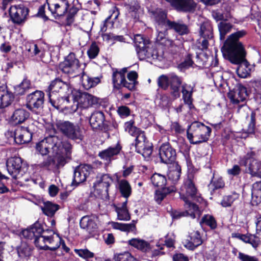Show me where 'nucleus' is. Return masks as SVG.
<instances>
[{"mask_svg":"<svg viewBox=\"0 0 261 261\" xmlns=\"http://www.w3.org/2000/svg\"><path fill=\"white\" fill-rule=\"evenodd\" d=\"M244 30L238 31L229 36L221 51L224 57L231 63L238 64L237 72L242 78L247 77L250 73V65L245 59L246 53L239 39L246 35Z\"/></svg>","mask_w":261,"mask_h":261,"instance_id":"nucleus-1","label":"nucleus"},{"mask_svg":"<svg viewBox=\"0 0 261 261\" xmlns=\"http://www.w3.org/2000/svg\"><path fill=\"white\" fill-rule=\"evenodd\" d=\"M36 149L42 155L51 153L52 162L57 168L63 167L71 159L72 146L57 136H49L36 144Z\"/></svg>","mask_w":261,"mask_h":261,"instance_id":"nucleus-2","label":"nucleus"},{"mask_svg":"<svg viewBox=\"0 0 261 261\" xmlns=\"http://www.w3.org/2000/svg\"><path fill=\"white\" fill-rule=\"evenodd\" d=\"M180 198L185 201V208L187 212L190 215L191 218L194 219L199 217L201 212L198 206L190 202V200L199 201L200 198L197 189L193 180L192 176H188L184 179L182 185L180 187Z\"/></svg>","mask_w":261,"mask_h":261,"instance_id":"nucleus-3","label":"nucleus"},{"mask_svg":"<svg viewBox=\"0 0 261 261\" xmlns=\"http://www.w3.org/2000/svg\"><path fill=\"white\" fill-rule=\"evenodd\" d=\"M42 233H44V231L39 223L34 224L30 228L22 230L21 232L22 236L25 238L30 240L34 239L36 247L41 249L55 250L60 247L58 241L54 245L49 246L48 245H51L55 242L54 238Z\"/></svg>","mask_w":261,"mask_h":261,"instance_id":"nucleus-4","label":"nucleus"},{"mask_svg":"<svg viewBox=\"0 0 261 261\" xmlns=\"http://www.w3.org/2000/svg\"><path fill=\"white\" fill-rule=\"evenodd\" d=\"M211 133V127L201 122L194 121L189 126L187 130V136L191 144H198L206 142Z\"/></svg>","mask_w":261,"mask_h":261,"instance_id":"nucleus-5","label":"nucleus"},{"mask_svg":"<svg viewBox=\"0 0 261 261\" xmlns=\"http://www.w3.org/2000/svg\"><path fill=\"white\" fill-rule=\"evenodd\" d=\"M48 11H45L46 4L41 6L38 14L43 18H47V14L50 13L56 18L64 15L67 12L69 4L67 0H46Z\"/></svg>","mask_w":261,"mask_h":261,"instance_id":"nucleus-6","label":"nucleus"},{"mask_svg":"<svg viewBox=\"0 0 261 261\" xmlns=\"http://www.w3.org/2000/svg\"><path fill=\"white\" fill-rule=\"evenodd\" d=\"M182 84V79L174 73H170L167 75L163 74L158 79L159 87L166 90L170 86L171 94L174 98L180 96L179 87Z\"/></svg>","mask_w":261,"mask_h":261,"instance_id":"nucleus-7","label":"nucleus"},{"mask_svg":"<svg viewBox=\"0 0 261 261\" xmlns=\"http://www.w3.org/2000/svg\"><path fill=\"white\" fill-rule=\"evenodd\" d=\"M256 156L255 151L249 150L245 155L240 158L239 164L241 166L248 168L252 175L261 177V162L256 160Z\"/></svg>","mask_w":261,"mask_h":261,"instance_id":"nucleus-8","label":"nucleus"},{"mask_svg":"<svg viewBox=\"0 0 261 261\" xmlns=\"http://www.w3.org/2000/svg\"><path fill=\"white\" fill-rule=\"evenodd\" d=\"M7 171L13 178H20L27 172V167L20 157L9 158L6 163Z\"/></svg>","mask_w":261,"mask_h":261,"instance_id":"nucleus-9","label":"nucleus"},{"mask_svg":"<svg viewBox=\"0 0 261 261\" xmlns=\"http://www.w3.org/2000/svg\"><path fill=\"white\" fill-rule=\"evenodd\" d=\"M59 128L69 139L81 141L84 138L83 130L78 124L65 121L59 124Z\"/></svg>","mask_w":261,"mask_h":261,"instance_id":"nucleus-10","label":"nucleus"},{"mask_svg":"<svg viewBox=\"0 0 261 261\" xmlns=\"http://www.w3.org/2000/svg\"><path fill=\"white\" fill-rule=\"evenodd\" d=\"M81 64L75 55L70 53L65 58L64 61L60 65V68L65 73L75 76L80 71Z\"/></svg>","mask_w":261,"mask_h":261,"instance_id":"nucleus-11","label":"nucleus"},{"mask_svg":"<svg viewBox=\"0 0 261 261\" xmlns=\"http://www.w3.org/2000/svg\"><path fill=\"white\" fill-rule=\"evenodd\" d=\"M112 177L108 174L98 176L94 185L95 191L101 198H107L108 196L109 187L112 183Z\"/></svg>","mask_w":261,"mask_h":261,"instance_id":"nucleus-12","label":"nucleus"},{"mask_svg":"<svg viewBox=\"0 0 261 261\" xmlns=\"http://www.w3.org/2000/svg\"><path fill=\"white\" fill-rule=\"evenodd\" d=\"M124 129L130 135L136 137V149L138 152H140L141 144H143L146 140V137L144 132L134 126V121L131 120L124 123Z\"/></svg>","mask_w":261,"mask_h":261,"instance_id":"nucleus-13","label":"nucleus"},{"mask_svg":"<svg viewBox=\"0 0 261 261\" xmlns=\"http://www.w3.org/2000/svg\"><path fill=\"white\" fill-rule=\"evenodd\" d=\"M29 13V9L23 5L11 6L9 8V15L14 23L20 24L23 23Z\"/></svg>","mask_w":261,"mask_h":261,"instance_id":"nucleus-14","label":"nucleus"},{"mask_svg":"<svg viewBox=\"0 0 261 261\" xmlns=\"http://www.w3.org/2000/svg\"><path fill=\"white\" fill-rule=\"evenodd\" d=\"M92 167L88 164H81L74 171L72 186H77L86 181L87 178L92 172Z\"/></svg>","mask_w":261,"mask_h":261,"instance_id":"nucleus-15","label":"nucleus"},{"mask_svg":"<svg viewBox=\"0 0 261 261\" xmlns=\"http://www.w3.org/2000/svg\"><path fill=\"white\" fill-rule=\"evenodd\" d=\"M72 97L76 99L79 107L85 109L92 107L98 102V99L96 97L86 92L81 93L74 90Z\"/></svg>","mask_w":261,"mask_h":261,"instance_id":"nucleus-16","label":"nucleus"},{"mask_svg":"<svg viewBox=\"0 0 261 261\" xmlns=\"http://www.w3.org/2000/svg\"><path fill=\"white\" fill-rule=\"evenodd\" d=\"M154 18L156 23V29L158 32V35L156 37V41L159 43L163 44L165 45H171L172 46L173 41L172 40L167 39L166 36V31L168 30L166 25H162L161 24V21L160 20V13L158 11L154 14Z\"/></svg>","mask_w":261,"mask_h":261,"instance_id":"nucleus-17","label":"nucleus"},{"mask_svg":"<svg viewBox=\"0 0 261 261\" xmlns=\"http://www.w3.org/2000/svg\"><path fill=\"white\" fill-rule=\"evenodd\" d=\"M72 89L70 86L60 79H56L48 87V93H56L59 95L70 94Z\"/></svg>","mask_w":261,"mask_h":261,"instance_id":"nucleus-18","label":"nucleus"},{"mask_svg":"<svg viewBox=\"0 0 261 261\" xmlns=\"http://www.w3.org/2000/svg\"><path fill=\"white\" fill-rule=\"evenodd\" d=\"M161 161L165 164L174 163L176 156V150L168 143L163 144L159 149Z\"/></svg>","mask_w":261,"mask_h":261,"instance_id":"nucleus-19","label":"nucleus"},{"mask_svg":"<svg viewBox=\"0 0 261 261\" xmlns=\"http://www.w3.org/2000/svg\"><path fill=\"white\" fill-rule=\"evenodd\" d=\"M160 13L161 21L162 25H166L168 29H173L180 35L186 34L188 33L187 26L183 23L176 21H172L167 19L166 13L161 11Z\"/></svg>","mask_w":261,"mask_h":261,"instance_id":"nucleus-20","label":"nucleus"},{"mask_svg":"<svg viewBox=\"0 0 261 261\" xmlns=\"http://www.w3.org/2000/svg\"><path fill=\"white\" fill-rule=\"evenodd\" d=\"M44 94L41 91L36 90L27 96V108L31 110L42 108Z\"/></svg>","mask_w":261,"mask_h":261,"instance_id":"nucleus-21","label":"nucleus"},{"mask_svg":"<svg viewBox=\"0 0 261 261\" xmlns=\"http://www.w3.org/2000/svg\"><path fill=\"white\" fill-rule=\"evenodd\" d=\"M121 149V146L118 143L115 146H111L99 152L98 156L105 162L106 165H108L116 159V156L120 153Z\"/></svg>","mask_w":261,"mask_h":261,"instance_id":"nucleus-22","label":"nucleus"},{"mask_svg":"<svg viewBox=\"0 0 261 261\" xmlns=\"http://www.w3.org/2000/svg\"><path fill=\"white\" fill-rule=\"evenodd\" d=\"M80 224L82 229L91 233L97 229L99 221L95 215L85 216L81 219Z\"/></svg>","mask_w":261,"mask_h":261,"instance_id":"nucleus-23","label":"nucleus"},{"mask_svg":"<svg viewBox=\"0 0 261 261\" xmlns=\"http://www.w3.org/2000/svg\"><path fill=\"white\" fill-rule=\"evenodd\" d=\"M137 54L140 60L157 59L161 60L162 56L159 55L157 50L150 47V44L145 45L144 47L137 49Z\"/></svg>","mask_w":261,"mask_h":261,"instance_id":"nucleus-24","label":"nucleus"},{"mask_svg":"<svg viewBox=\"0 0 261 261\" xmlns=\"http://www.w3.org/2000/svg\"><path fill=\"white\" fill-rule=\"evenodd\" d=\"M15 142L18 144L29 143L32 140V135L24 127H18L14 132H10Z\"/></svg>","mask_w":261,"mask_h":261,"instance_id":"nucleus-25","label":"nucleus"},{"mask_svg":"<svg viewBox=\"0 0 261 261\" xmlns=\"http://www.w3.org/2000/svg\"><path fill=\"white\" fill-rule=\"evenodd\" d=\"M166 1L178 11L191 12L195 7V4L191 0H166Z\"/></svg>","mask_w":261,"mask_h":261,"instance_id":"nucleus-26","label":"nucleus"},{"mask_svg":"<svg viewBox=\"0 0 261 261\" xmlns=\"http://www.w3.org/2000/svg\"><path fill=\"white\" fill-rule=\"evenodd\" d=\"M248 96V93L246 87L242 85H239L238 89L233 93L231 92L228 94V97L231 102L234 104H238L240 102L245 101Z\"/></svg>","mask_w":261,"mask_h":261,"instance_id":"nucleus-27","label":"nucleus"},{"mask_svg":"<svg viewBox=\"0 0 261 261\" xmlns=\"http://www.w3.org/2000/svg\"><path fill=\"white\" fill-rule=\"evenodd\" d=\"M105 115L101 111L93 112L89 118V123L93 129L105 128Z\"/></svg>","mask_w":261,"mask_h":261,"instance_id":"nucleus-28","label":"nucleus"},{"mask_svg":"<svg viewBox=\"0 0 261 261\" xmlns=\"http://www.w3.org/2000/svg\"><path fill=\"white\" fill-rule=\"evenodd\" d=\"M189 239L185 241L184 246L189 250H194L202 243L200 233L197 230H193L189 233Z\"/></svg>","mask_w":261,"mask_h":261,"instance_id":"nucleus-29","label":"nucleus"},{"mask_svg":"<svg viewBox=\"0 0 261 261\" xmlns=\"http://www.w3.org/2000/svg\"><path fill=\"white\" fill-rule=\"evenodd\" d=\"M14 98L13 94L8 90L6 86H0V109L10 105Z\"/></svg>","mask_w":261,"mask_h":261,"instance_id":"nucleus-30","label":"nucleus"},{"mask_svg":"<svg viewBox=\"0 0 261 261\" xmlns=\"http://www.w3.org/2000/svg\"><path fill=\"white\" fill-rule=\"evenodd\" d=\"M29 117V113L25 109L20 108L15 110L11 117V121L14 124L24 122Z\"/></svg>","mask_w":261,"mask_h":261,"instance_id":"nucleus-31","label":"nucleus"},{"mask_svg":"<svg viewBox=\"0 0 261 261\" xmlns=\"http://www.w3.org/2000/svg\"><path fill=\"white\" fill-rule=\"evenodd\" d=\"M66 95H59L56 93H48L49 101L51 105L58 110L63 111L64 103H67L65 99Z\"/></svg>","mask_w":261,"mask_h":261,"instance_id":"nucleus-32","label":"nucleus"},{"mask_svg":"<svg viewBox=\"0 0 261 261\" xmlns=\"http://www.w3.org/2000/svg\"><path fill=\"white\" fill-rule=\"evenodd\" d=\"M193 87L190 85L184 84L182 85L181 93L184 103L188 105L189 109L193 107L192 94Z\"/></svg>","mask_w":261,"mask_h":261,"instance_id":"nucleus-33","label":"nucleus"},{"mask_svg":"<svg viewBox=\"0 0 261 261\" xmlns=\"http://www.w3.org/2000/svg\"><path fill=\"white\" fill-rule=\"evenodd\" d=\"M127 200H125L121 204L115 205V211L117 214V219L121 221H128L130 219V216L127 208Z\"/></svg>","mask_w":261,"mask_h":261,"instance_id":"nucleus-34","label":"nucleus"},{"mask_svg":"<svg viewBox=\"0 0 261 261\" xmlns=\"http://www.w3.org/2000/svg\"><path fill=\"white\" fill-rule=\"evenodd\" d=\"M128 244L144 252H148L151 249L150 244L148 242L139 238H133L128 240Z\"/></svg>","mask_w":261,"mask_h":261,"instance_id":"nucleus-35","label":"nucleus"},{"mask_svg":"<svg viewBox=\"0 0 261 261\" xmlns=\"http://www.w3.org/2000/svg\"><path fill=\"white\" fill-rule=\"evenodd\" d=\"M126 69L124 68L121 71L114 72L113 74V83L114 88L119 89L120 87H124L126 82L124 73Z\"/></svg>","mask_w":261,"mask_h":261,"instance_id":"nucleus-36","label":"nucleus"},{"mask_svg":"<svg viewBox=\"0 0 261 261\" xmlns=\"http://www.w3.org/2000/svg\"><path fill=\"white\" fill-rule=\"evenodd\" d=\"M100 82L98 77H91L85 73H83L81 77L82 84L85 89H89L96 86Z\"/></svg>","mask_w":261,"mask_h":261,"instance_id":"nucleus-37","label":"nucleus"},{"mask_svg":"<svg viewBox=\"0 0 261 261\" xmlns=\"http://www.w3.org/2000/svg\"><path fill=\"white\" fill-rule=\"evenodd\" d=\"M252 200L255 204L261 202V180L255 182L252 185Z\"/></svg>","mask_w":261,"mask_h":261,"instance_id":"nucleus-38","label":"nucleus"},{"mask_svg":"<svg viewBox=\"0 0 261 261\" xmlns=\"http://www.w3.org/2000/svg\"><path fill=\"white\" fill-rule=\"evenodd\" d=\"M181 167L177 163H173L170 167L168 176L169 179L174 182L177 181L180 178Z\"/></svg>","mask_w":261,"mask_h":261,"instance_id":"nucleus-39","label":"nucleus"},{"mask_svg":"<svg viewBox=\"0 0 261 261\" xmlns=\"http://www.w3.org/2000/svg\"><path fill=\"white\" fill-rule=\"evenodd\" d=\"M238 238L244 242L250 244L254 248H256L260 243L259 239L254 234H240Z\"/></svg>","mask_w":261,"mask_h":261,"instance_id":"nucleus-40","label":"nucleus"},{"mask_svg":"<svg viewBox=\"0 0 261 261\" xmlns=\"http://www.w3.org/2000/svg\"><path fill=\"white\" fill-rule=\"evenodd\" d=\"M200 34L203 38L211 39L213 37V28L209 21H206L201 25Z\"/></svg>","mask_w":261,"mask_h":261,"instance_id":"nucleus-41","label":"nucleus"},{"mask_svg":"<svg viewBox=\"0 0 261 261\" xmlns=\"http://www.w3.org/2000/svg\"><path fill=\"white\" fill-rule=\"evenodd\" d=\"M58 209V205L49 201L44 202L43 206H41V210L43 213L49 217L53 216Z\"/></svg>","mask_w":261,"mask_h":261,"instance_id":"nucleus-42","label":"nucleus"},{"mask_svg":"<svg viewBox=\"0 0 261 261\" xmlns=\"http://www.w3.org/2000/svg\"><path fill=\"white\" fill-rule=\"evenodd\" d=\"M239 194L236 192L224 196L221 201V205L225 207L231 206L235 201L239 200Z\"/></svg>","mask_w":261,"mask_h":261,"instance_id":"nucleus-43","label":"nucleus"},{"mask_svg":"<svg viewBox=\"0 0 261 261\" xmlns=\"http://www.w3.org/2000/svg\"><path fill=\"white\" fill-rule=\"evenodd\" d=\"M118 185L122 195L127 198L132 193V188L129 182L125 179H121L119 181Z\"/></svg>","mask_w":261,"mask_h":261,"instance_id":"nucleus-44","label":"nucleus"},{"mask_svg":"<svg viewBox=\"0 0 261 261\" xmlns=\"http://www.w3.org/2000/svg\"><path fill=\"white\" fill-rule=\"evenodd\" d=\"M127 77L129 82H128L126 81L124 87L130 90L135 89V86L138 83L137 81L138 73L135 71H130L127 73Z\"/></svg>","mask_w":261,"mask_h":261,"instance_id":"nucleus-45","label":"nucleus"},{"mask_svg":"<svg viewBox=\"0 0 261 261\" xmlns=\"http://www.w3.org/2000/svg\"><path fill=\"white\" fill-rule=\"evenodd\" d=\"M151 181L154 186L160 188H165L167 182L166 177L159 173L153 174L151 177Z\"/></svg>","mask_w":261,"mask_h":261,"instance_id":"nucleus-46","label":"nucleus"},{"mask_svg":"<svg viewBox=\"0 0 261 261\" xmlns=\"http://www.w3.org/2000/svg\"><path fill=\"white\" fill-rule=\"evenodd\" d=\"M225 186V182L222 177L214 178L210 184L208 186V190L211 194L215 192V190L222 189Z\"/></svg>","mask_w":261,"mask_h":261,"instance_id":"nucleus-47","label":"nucleus"},{"mask_svg":"<svg viewBox=\"0 0 261 261\" xmlns=\"http://www.w3.org/2000/svg\"><path fill=\"white\" fill-rule=\"evenodd\" d=\"M174 191L173 187L160 188L156 191L154 198L157 202L160 203L167 194Z\"/></svg>","mask_w":261,"mask_h":261,"instance_id":"nucleus-48","label":"nucleus"},{"mask_svg":"<svg viewBox=\"0 0 261 261\" xmlns=\"http://www.w3.org/2000/svg\"><path fill=\"white\" fill-rule=\"evenodd\" d=\"M17 253L21 258L29 257L31 255L32 248L25 242H22L17 248Z\"/></svg>","mask_w":261,"mask_h":261,"instance_id":"nucleus-49","label":"nucleus"},{"mask_svg":"<svg viewBox=\"0 0 261 261\" xmlns=\"http://www.w3.org/2000/svg\"><path fill=\"white\" fill-rule=\"evenodd\" d=\"M26 50L29 57H33L38 56L41 57L43 51L36 44L31 43L26 46Z\"/></svg>","mask_w":261,"mask_h":261,"instance_id":"nucleus-50","label":"nucleus"},{"mask_svg":"<svg viewBox=\"0 0 261 261\" xmlns=\"http://www.w3.org/2000/svg\"><path fill=\"white\" fill-rule=\"evenodd\" d=\"M110 224L113 228L123 231H132L135 228V225L132 223L124 224L115 222H111Z\"/></svg>","mask_w":261,"mask_h":261,"instance_id":"nucleus-51","label":"nucleus"},{"mask_svg":"<svg viewBox=\"0 0 261 261\" xmlns=\"http://www.w3.org/2000/svg\"><path fill=\"white\" fill-rule=\"evenodd\" d=\"M174 237H169L168 235L166 236V239L164 241L163 239H160L156 243V246L159 249L162 250L164 249L165 246L168 248L172 247L174 245Z\"/></svg>","mask_w":261,"mask_h":261,"instance_id":"nucleus-52","label":"nucleus"},{"mask_svg":"<svg viewBox=\"0 0 261 261\" xmlns=\"http://www.w3.org/2000/svg\"><path fill=\"white\" fill-rule=\"evenodd\" d=\"M232 27L231 24L224 21H222L219 23L218 28L221 39L224 38L226 34L231 31Z\"/></svg>","mask_w":261,"mask_h":261,"instance_id":"nucleus-53","label":"nucleus"},{"mask_svg":"<svg viewBox=\"0 0 261 261\" xmlns=\"http://www.w3.org/2000/svg\"><path fill=\"white\" fill-rule=\"evenodd\" d=\"M134 41L137 49L144 47L149 43V40L145 39L140 34H136L134 36Z\"/></svg>","mask_w":261,"mask_h":261,"instance_id":"nucleus-54","label":"nucleus"},{"mask_svg":"<svg viewBox=\"0 0 261 261\" xmlns=\"http://www.w3.org/2000/svg\"><path fill=\"white\" fill-rule=\"evenodd\" d=\"M114 259L115 261H137L128 252L115 254Z\"/></svg>","mask_w":261,"mask_h":261,"instance_id":"nucleus-55","label":"nucleus"},{"mask_svg":"<svg viewBox=\"0 0 261 261\" xmlns=\"http://www.w3.org/2000/svg\"><path fill=\"white\" fill-rule=\"evenodd\" d=\"M30 87V81L27 79H24L19 85L16 87L15 90L18 94L22 95L24 93L25 90L29 89Z\"/></svg>","mask_w":261,"mask_h":261,"instance_id":"nucleus-56","label":"nucleus"},{"mask_svg":"<svg viewBox=\"0 0 261 261\" xmlns=\"http://www.w3.org/2000/svg\"><path fill=\"white\" fill-rule=\"evenodd\" d=\"M71 103L67 105L64 106L63 112L65 114H72L76 112L78 108V103L77 101H72L70 99Z\"/></svg>","mask_w":261,"mask_h":261,"instance_id":"nucleus-57","label":"nucleus"},{"mask_svg":"<svg viewBox=\"0 0 261 261\" xmlns=\"http://www.w3.org/2000/svg\"><path fill=\"white\" fill-rule=\"evenodd\" d=\"M99 51V48L95 42H93L90 45L89 49L87 51L88 57L90 59L95 58Z\"/></svg>","mask_w":261,"mask_h":261,"instance_id":"nucleus-58","label":"nucleus"},{"mask_svg":"<svg viewBox=\"0 0 261 261\" xmlns=\"http://www.w3.org/2000/svg\"><path fill=\"white\" fill-rule=\"evenodd\" d=\"M203 222L211 228L214 229L217 226V223L214 218L211 215H205L202 218Z\"/></svg>","mask_w":261,"mask_h":261,"instance_id":"nucleus-59","label":"nucleus"},{"mask_svg":"<svg viewBox=\"0 0 261 261\" xmlns=\"http://www.w3.org/2000/svg\"><path fill=\"white\" fill-rule=\"evenodd\" d=\"M104 40H114L119 42H125V38L122 36H117L113 34H105L102 35Z\"/></svg>","mask_w":261,"mask_h":261,"instance_id":"nucleus-60","label":"nucleus"},{"mask_svg":"<svg viewBox=\"0 0 261 261\" xmlns=\"http://www.w3.org/2000/svg\"><path fill=\"white\" fill-rule=\"evenodd\" d=\"M144 143L143 144H141L142 147H140V152L139 153H141L145 158H148L152 154V149L150 146L145 147Z\"/></svg>","mask_w":261,"mask_h":261,"instance_id":"nucleus-61","label":"nucleus"},{"mask_svg":"<svg viewBox=\"0 0 261 261\" xmlns=\"http://www.w3.org/2000/svg\"><path fill=\"white\" fill-rule=\"evenodd\" d=\"M255 125V113L252 112L250 116V121L248 125L247 133L249 134H253Z\"/></svg>","mask_w":261,"mask_h":261,"instance_id":"nucleus-62","label":"nucleus"},{"mask_svg":"<svg viewBox=\"0 0 261 261\" xmlns=\"http://www.w3.org/2000/svg\"><path fill=\"white\" fill-rule=\"evenodd\" d=\"M117 113L122 118H125L130 115V109L125 106L119 107L117 109Z\"/></svg>","mask_w":261,"mask_h":261,"instance_id":"nucleus-63","label":"nucleus"},{"mask_svg":"<svg viewBox=\"0 0 261 261\" xmlns=\"http://www.w3.org/2000/svg\"><path fill=\"white\" fill-rule=\"evenodd\" d=\"M238 258L241 261H258L257 258L255 256H250L241 252H239Z\"/></svg>","mask_w":261,"mask_h":261,"instance_id":"nucleus-64","label":"nucleus"}]
</instances>
